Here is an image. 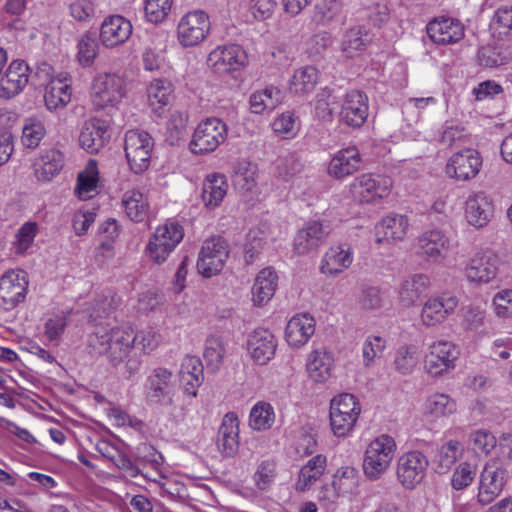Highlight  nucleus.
<instances>
[{
    "label": "nucleus",
    "instance_id": "f257e3e1",
    "mask_svg": "<svg viewBox=\"0 0 512 512\" xmlns=\"http://www.w3.org/2000/svg\"><path fill=\"white\" fill-rule=\"evenodd\" d=\"M158 337L152 330L137 334L109 325L98 326L88 337V353L93 357L105 355L113 365H119L128 358L136 348L144 352L154 350L158 346Z\"/></svg>",
    "mask_w": 512,
    "mask_h": 512
},
{
    "label": "nucleus",
    "instance_id": "f03ea898",
    "mask_svg": "<svg viewBox=\"0 0 512 512\" xmlns=\"http://www.w3.org/2000/svg\"><path fill=\"white\" fill-rule=\"evenodd\" d=\"M396 451L395 440L386 434L375 438L367 447L363 460L364 474L377 480L388 469Z\"/></svg>",
    "mask_w": 512,
    "mask_h": 512
},
{
    "label": "nucleus",
    "instance_id": "7ed1b4c3",
    "mask_svg": "<svg viewBox=\"0 0 512 512\" xmlns=\"http://www.w3.org/2000/svg\"><path fill=\"white\" fill-rule=\"evenodd\" d=\"M154 146L153 138L142 130H129L125 134L124 150L130 169L140 174L148 169Z\"/></svg>",
    "mask_w": 512,
    "mask_h": 512
},
{
    "label": "nucleus",
    "instance_id": "20e7f679",
    "mask_svg": "<svg viewBox=\"0 0 512 512\" xmlns=\"http://www.w3.org/2000/svg\"><path fill=\"white\" fill-rule=\"evenodd\" d=\"M227 126L219 118H207L194 130L189 148L193 154L201 155L214 151L227 138Z\"/></svg>",
    "mask_w": 512,
    "mask_h": 512
},
{
    "label": "nucleus",
    "instance_id": "39448f33",
    "mask_svg": "<svg viewBox=\"0 0 512 512\" xmlns=\"http://www.w3.org/2000/svg\"><path fill=\"white\" fill-rule=\"evenodd\" d=\"M184 237L181 225L169 222L159 226L147 245V255L156 264L163 263Z\"/></svg>",
    "mask_w": 512,
    "mask_h": 512
},
{
    "label": "nucleus",
    "instance_id": "423d86ee",
    "mask_svg": "<svg viewBox=\"0 0 512 512\" xmlns=\"http://www.w3.org/2000/svg\"><path fill=\"white\" fill-rule=\"evenodd\" d=\"M229 253V244L223 237L213 236L205 240L197 261L199 273L206 278L217 275L222 271Z\"/></svg>",
    "mask_w": 512,
    "mask_h": 512
},
{
    "label": "nucleus",
    "instance_id": "0eeeda50",
    "mask_svg": "<svg viewBox=\"0 0 512 512\" xmlns=\"http://www.w3.org/2000/svg\"><path fill=\"white\" fill-rule=\"evenodd\" d=\"M50 72L51 67L48 64H43V67L35 72L34 77L47 81ZM30 77L33 78L30 67L23 60L11 62L0 80L3 94L9 98L19 94L28 84Z\"/></svg>",
    "mask_w": 512,
    "mask_h": 512
},
{
    "label": "nucleus",
    "instance_id": "6e6552de",
    "mask_svg": "<svg viewBox=\"0 0 512 512\" xmlns=\"http://www.w3.org/2000/svg\"><path fill=\"white\" fill-rule=\"evenodd\" d=\"M125 95L124 80L111 73L100 74L92 84L91 98L96 109L114 108Z\"/></svg>",
    "mask_w": 512,
    "mask_h": 512
},
{
    "label": "nucleus",
    "instance_id": "1a4fd4ad",
    "mask_svg": "<svg viewBox=\"0 0 512 512\" xmlns=\"http://www.w3.org/2000/svg\"><path fill=\"white\" fill-rule=\"evenodd\" d=\"M209 30V16L205 11H189L178 23L177 39L183 47H194L204 41Z\"/></svg>",
    "mask_w": 512,
    "mask_h": 512
},
{
    "label": "nucleus",
    "instance_id": "9d476101",
    "mask_svg": "<svg viewBox=\"0 0 512 512\" xmlns=\"http://www.w3.org/2000/svg\"><path fill=\"white\" fill-rule=\"evenodd\" d=\"M174 380L172 371L158 367L153 369L146 381V398L160 406L174 404Z\"/></svg>",
    "mask_w": 512,
    "mask_h": 512
},
{
    "label": "nucleus",
    "instance_id": "9b49d317",
    "mask_svg": "<svg viewBox=\"0 0 512 512\" xmlns=\"http://www.w3.org/2000/svg\"><path fill=\"white\" fill-rule=\"evenodd\" d=\"M427 457L419 451H411L401 455L397 461V478L405 489H414L424 478Z\"/></svg>",
    "mask_w": 512,
    "mask_h": 512
},
{
    "label": "nucleus",
    "instance_id": "f8f14e48",
    "mask_svg": "<svg viewBox=\"0 0 512 512\" xmlns=\"http://www.w3.org/2000/svg\"><path fill=\"white\" fill-rule=\"evenodd\" d=\"M391 185L390 178L367 173L354 179L350 191L356 201L370 203L388 195Z\"/></svg>",
    "mask_w": 512,
    "mask_h": 512
},
{
    "label": "nucleus",
    "instance_id": "ddd939ff",
    "mask_svg": "<svg viewBox=\"0 0 512 512\" xmlns=\"http://www.w3.org/2000/svg\"><path fill=\"white\" fill-rule=\"evenodd\" d=\"M28 280L24 271L11 270L0 278V306L5 310L14 309L26 298Z\"/></svg>",
    "mask_w": 512,
    "mask_h": 512
},
{
    "label": "nucleus",
    "instance_id": "4468645a",
    "mask_svg": "<svg viewBox=\"0 0 512 512\" xmlns=\"http://www.w3.org/2000/svg\"><path fill=\"white\" fill-rule=\"evenodd\" d=\"M429 350L425 358V367L430 374L436 376L454 368V362L459 356V350L455 344L439 340L431 344Z\"/></svg>",
    "mask_w": 512,
    "mask_h": 512
},
{
    "label": "nucleus",
    "instance_id": "2eb2a0df",
    "mask_svg": "<svg viewBox=\"0 0 512 512\" xmlns=\"http://www.w3.org/2000/svg\"><path fill=\"white\" fill-rule=\"evenodd\" d=\"M481 166L482 159L478 151L467 148L450 157L446 172L452 178L466 181L474 178L479 173Z\"/></svg>",
    "mask_w": 512,
    "mask_h": 512
},
{
    "label": "nucleus",
    "instance_id": "dca6fc26",
    "mask_svg": "<svg viewBox=\"0 0 512 512\" xmlns=\"http://www.w3.org/2000/svg\"><path fill=\"white\" fill-rule=\"evenodd\" d=\"M506 471L497 462L487 463L481 472L477 500L482 505L490 504L502 491Z\"/></svg>",
    "mask_w": 512,
    "mask_h": 512
},
{
    "label": "nucleus",
    "instance_id": "f3484780",
    "mask_svg": "<svg viewBox=\"0 0 512 512\" xmlns=\"http://www.w3.org/2000/svg\"><path fill=\"white\" fill-rule=\"evenodd\" d=\"M246 53L238 45L218 46L207 57V64L216 73L224 74L237 70L245 64Z\"/></svg>",
    "mask_w": 512,
    "mask_h": 512
},
{
    "label": "nucleus",
    "instance_id": "a211bd4d",
    "mask_svg": "<svg viewBox=\"0 0 512 512\" xmlns=\"http://www.w3.org/2000/svg\"><path fill=\"white\" fill-rule=\"evenodd\" d=\"M429 38L436 44L448 45L460 41L464 37V27L457 19L436 17L426 27Z\"/></svg>",
    "mask_w": 512,
    "mask_h": 512
},
{
    "label": "nucleus",
    "instance_id": "6ab92c4d",
    "mask_svg": "<svg viewBox=\"0 0 512 512\" xmlns=\"http://www.w3.org/2000/svg\"><path fill=\"white\" fill-rule=\"evenodd\" d=\"M367 101V96L361 91H349L341 106V121L353 128L361 127L368 117Z\"/></svg>",
    "mask_w": 512,
    "mask_h": 512
},
{
    "label": "nucleus",
    "instance_id": "aec40b11",
    "mask_svg": "<svg viewBox=\"0 0 512 512\" xmlns=\"http://www.w3.org/2000/svg\"><path fill=\"white\" fill-rule=\"evenodd\" d=\"M498 274L497 259L486 253H477L464 268L465 278L476 284H487Z\"/></svg>",
    "mask_w": 512,
    "mask_h": 512
},
{
    "label": "nucleus",
    "instance_id": "412c9836",
    "mask_svg": "<svg viewBox=\"0 0 512 512\" xmlns=\"http://www.w3.org/2000/svg\"><path fill=\"white\" fill-rule=\"evenodd\" d=\"M330 233L328 226L318 221H311L300 229L294 238V250L305 255L322 245Z\"/></svg>",
    "mask_w": 512,
    "mask_h": 512
},
{
    "label": "nucleus",
    "instance_id": "4be33fe9",
    "mask_svg": "<svg viewBox=\"0 0 512 512\" xmlns=\"http://www.w3.org/2000/svg\"><path fill=\"white\" fill-rule=\"evenodd\" d=\"M132 33V24L121 15L104 19L100 27V40L106 47H115L126 42Z\"/></svg>",
    "mask_w": 512,
    "mask_h": 512
},
{
    "label": "nucleus",
    "instance_id": "5701e85b",
    "mask_svg": "<svg viewBox=\"0 0 512 512\" xmlns=\"http://www.w3.org/2000/svg\"><path fill=\"white\" fill-rule=\"evenodd\" d=\"M493 203L485 192L470 195L465 203V217L474 227L486 226L493 216Z\"/></svg>",
    "mask_w": 512,
    "mask_h": 512
},
{
    "label": "nucleus",
    "instance_id": "b1692460",
    "mask_svg": "<svg viewBox=\"0 0 512 512\" xmlns=\"http://www.w3.org/2000/svg\"><path fill=\"white\" fill-rule=\"evenodd\" d=\"M217 446L224 457H233L239 449V420L235 413H227L218 430Z\"/></svg>",
    "mask_w": 512,
    "mask_h": 512
},
{
    "label": "nucleus",
    "instance_id": "393cba45",
    "mask_svg": "<svg viewBox=\"0 0 512 512\" xmlns=\"http://www.w3.org/2000/svg\"><path fill=\"white\" fill-rule=\"evenodd\" d=\"M458 305L455 296L443 295L430 298L422 308L421 319L426 326H434L444 321L448 315L454 312Z\"/></svg>",
    "mask_w": 512,
    "mask_h": 512
},
{
    "label": "nucleus",
    "instance_id": "a878e982",
    "mask_svg": "<svg viewBox=\"0 0 512 512\" xmlns=\"http://www.w3.org/2000/svg\"><path fill=\"white\" fill-rule=\"evenodd\" d=\"M314 333V318L309 314H298L288 321L285 337L291 347L300 348L308 342Z\"/></svg>",
    "mask_w": 512,
    "mask_h": 512
},
{
    "label": "nucleus",
    "instance_id": "bb28decb",
    "mask_svg": "<svg viewBox=\"0 0 512 512\" xmlns=\"http://www.w3.org/2000/svg\"><path fill=\"white\" fill-rule=\"evenodd\" d=\"M277 342L268 329H256L248 339V350L259 364H266L275 354Z\"/></svg>",
    "mask_w": 512,
    "mask_h": 512
},
{
    "label": "nucleus",
    "instance_id": "cd10ccee",
    "mask_svg": "<svg viewBox=\"0 0 512 512\" xmlns=\"http://www.w3.org/2000/svg\"><path fill=\"white\" fill-rule=\"evenodd\" d=\"M361 163L360 154L355 147L338 151L328 165V174L335 179H343L356 172Z\"/></svg>",
    "mask_w": 512,
    "mask_h": 512
},
{
    "label": "nucleus",
    "instance_id": "c85d7f7f",
    "mask_svg": "<svg viewBox=\"0 0 512 512\" xmlns=\"http://www.w3.org/2000/svg\"><path fill=\"white\" fill-rule=\"evenodd\" d=\"M48 80L44 94L47 109L53 111L64 108L71 101L72 95L68 76L60 74L58 77Z\"/></svg>",
    "mask_w": 512,
    "mask_h": 512
},
{
    "label": "nucleus",
    "instance_id": "c756f323",
    "mask_svg": "<svg viewBox=\"0 0 512 512\" xmlns=\"http://www.w3.org/2000/svg\"><path fill=\"white\" fill-rule=\"evenodd\" d=\"M278 286L276 271L267 267L262 269L256 276L252 286V301L257 306H263L274 296Z\"/></svg>",
    "mask_w": 512,
    "mask_h": 512
},
{
    "label": "nucleus",
    "instance_id": "7c9ffc66",
    "mask_svg": "<svg viewBox=\"0 0 512 512\" xmlns=\"http://www.w3.org/2000/svg\"><path fill=\"white\" fill-rule=\"evenodd\" d=\"M430 284V279L425 274H414L403 280L399 288L402 306H414L427 293Z\"/></svg>",
    "mask_w": 512,
    "mask_h": 512
},
{
    "label": "nucleus",
    "instance_id": "2f4dec72",
    "mask_svg": "<svg viewBox=\"0 0 512 512\" xmlns=\"http://www.w3.org/2000/svg\"><path fill=\"white\" fill-rule=\"evenodd\" d=\"M327 467V458L322 454H317L310 458L299 470L295 490L297 492H306L320 480Z\"/></svg>",
    "mask_w": 512,
    "mask_h": 512
},
{
    "label": "nucleus",
    "instance_id": "473e14b6",
    "mask_svg": "<svg viewBox=\"0 0 512 512\" xmlns=\"http://www.w3.org/2000/svg\"><path fill=\"white\" fill-rule=\"evenodd\" d=\"M334 363L332 353L321 347L310 352L307 358V371L310 378L318 383L327 381L331 376Z\"/></svg>",
    "mask_w": 512,
    "mask_h": 512
},
{
    "label": "nucleus",
    "instance_id": "72a5a7b5",
    "mask_svg": "<svg viewBox=\"0 0 512 512\" xmlns=\"http://www.w3.org/2000/svg\"><path fill=\"white\" fill-rule=\"evenodd\" d=\"M450 241L440 230H429L418 238L419 254L427 256L433 261H438L449 249Z\"/></svg>",
    "mask_w": 512,
    "mask_h": 512
},
{
    "label": "nucleus",
    "instance_id": "f704fd0d",
    "mask_svg": "<svg viewBox=\"0 0 512 512\" xmlns=\"http://www.w3.org/2000/svg\"><path fill=\"white\" fill-rule=\"evenodd\" d=\"M35 166V176L39 181H51L63 169L64 155L56 148L47 149L41 153Z\"/></svg>",
    "mask_w": 512,
    "mask_h": 512
},
{
    "label": "nucleus",
    "instance_id": "c9c22d12",
    "mask_svg": "<svg viewBox=\"0 0 512 512\" xmlns=\"http://www.w3.org/2000/svg\"><path fill=\"white\" fill-rule=\"evenodd\" d=\"M353 257L349 248L331 247L324 255L320 271L329 276H337L352 264Z\"/></svg>",
    "mask_w": 512,
    "mask_h": 512
},
{
    "label": "nucleus",
    "instance_id": "e433bc0d",
    "mask_svg": "<svg viewBox=\"0 0 512 512\" xmlns=\"http://www.w3.org/2000/svg\"><path fill=\"white\" fill-rule=\"evenodd\" d=\"M122 206L127 217L135 222H144L148 218L149 202L147 196L138 189L127 190L122 196Z\"/></svg>",
    "mask_w": 512,
    "mask_h": 512
},
{
    "label": "nucleus",
    "instance_id": "4c0bfd02",
    "mask_svg": "<svg viewBox=\"0 0 512 512\" xmlns=\"http://www.w3.org/2000/svg\"><path fill=\"white\" fill-rule=\"evenodd\" d=\"M106 134V127L101 120H90L81 129L79 143L89 153H97L104 146Z\"/></svg>",
    "mask_w": 512,
    "mask_h": 512
},
{
    "label": "nucleus",
    "instance_id": "58836bf2",
    "mask_svg": "<svg viewBox=\"0 0 512 512\" xmlns=\"http://www.w3.org/2000/svg\"><path fill=\"white\" fill-rule=\"evenodd\" d=\"M228 184L226 177L222 174H210L204 182L202 188V200L206 207H217L227 193Z\"/></svg>",
    "mask_w": 512,
    "mask_h": 512
},
{
    "label": "nucleus",
    "instance_id": "ea45409f",
    "mask_svg": "<svg viewBox=\"0 0 512 512\" xmlns=\"http://www.w3.org/2000/svg\"><path fill=\"white\" fill-rule=\"evenodd\" d=\"M408 229V220L403 215H389L376 226L378 242L401 240Z\"/></svg>",
    "mask_w": 512,
    "mask_h": 512
},
{
    "label": "nucleus",
    "instance_id": "a19ab883",
    "mask_svg": "<svg viewBox=\"0 0 512 512\" xmlns=\"http://www.w3.org/2000/svg\"><path fill=\"white\" fill-rule=\"evenodd\" d=\"M282 99V92L278 88L274 86L266 87L250 96V110L255 114L272 111L282 102Z\"/></svg>",
    "mask_w": 512,
    "mask_h": 512
},
{
    "label": "nucleus",
    "instance_id": "79ce46f5",
    "mask_svg": "<svg viewBox=\"0 0 512 512\" xmlns=\"http://www.w3.org/2000/svg\"><path fill=\"white\" fill-rule=\"evenodd\" d=\"M370 41L368 30L363 26H355L345 32L341 49L347 57H353L363 51Z\"/></svg>",
    "mask_w": 512,
    "mask_h": 512
},
{
    "label": "nucleus",
    "instance_id": "37998d69",
    "mask_svg": "<svg viewBox=\"0 0 512 512\" xmlns=\"http://www.w3.org/2000/svg\"><path fill=\"white\" fill-rule=\"evenodd\" d=\"M314 20L323 26L343 23V3L341 0H322L316 5Z\"/></svg>",
    "mask_w": 512,
    "mask_h": 512
},
{
    "label": "nucleus",
    "instance_id": "c03bdc74",
    "mask_svg": "<svg viewBox=\"0 0 512 512\" xmlns=\"http://www.w3.org/2000/svg\"><path fill=\"white\" fill-rule=\"evenodd\" d=\"M318 74V70L314 66L297 69L293 74L290 90L300 95L312 92L318 82Z\"/></svg>",
    "mask_w": 512,
    "mask_h": 512
},
{
    "label": "nucleus",
    "instance_id": "a18cd8bd",
    "mask_svg": "<svg viewBox=\"0 0 512 512\" xmlns=\"http://www.w3.org/2000/svg\"><path fill=\"white\" fill-rule=\"evenodd\" d=\"M303 169V163L300 158L293 153L280 156L275 161V175L285 181L300 173Z\"/></svg>",
    "mask_w": 512,
    "mask_h": 512
},
{
    "label": "nucleus",
    "instance_id": "49530a36",
    "mask_svg": "<svg viewBox=\"0 0 512 512\" xmlns=\"http://www.w3.org/2000/svg\"><path fill=\"white\" fill-rule=\"evenodd\" d=\"M172 97L171 84L166 80H155L148 88L150 105L156 111L170 103Z\"/></svg>",
    "mask_w": 512,
    "mask_h": 512
},
{
    "label": "nucleus",
    "instance_id": "de8ad7c7",
    "mask_svg": "<svg viewBox=\"0 0 512 512\" xmlns=\"http://www.w3.org/2000/svg\"><path fill=\"white\" fill-rule=\"evenodd\" d=\"M426 411L435 417L450 415L457 410L456 402L447 394L431 395L425 404Z\"/></svg>",
    "mask_w": 512,
    "mask_h": 512
},
{
    "label": "nucleus",
    "instance_id": "09e8293b",
    "mask_svg": "<svg viewBox=\"0 0 512 512\" xmlns=\"http://www.w3.org/2000/svg\"><path fill=\"white\" fill-rule=\"evenodd\" d=\"M188 116L180 111L171 114L167 122L166 140L170 145H176L187 135Z\"/></svg>",
    "mask_w": 512,
    "mask_h": 512
},
{
    "label": "nucleus",
    "instance_id": "8fccbe9b",
    "mask_svg": "<svg viewBox=\"0 0 512 512\" xmlns=\"http://www.w3.org/2000/svg\"><path fill=\"white\" fill-rule=\"evenodd\" d=\"M46 135L42 121L30 118L26 121L22 131V143L26 148L35 149Z\"/></svg>",
    "mask_w": 512,
    "mask_h": 512
},
{
    "label": "nucleus",
    "instance_id": "3c124183",
    "mask_svg": "<svg viewBox=\"0 0 512 512\" xmlns=\"http://www.w3.org/2000/svg\"><path fill=\"white\" fill-rule=\"evenodd\" d=\"M274 421V412L270 404L258 403L250 412L249 425L254 430H265L271 427Z\"/></svg>",
    "mask_w": 512,
    "mask_h": 512
},
{
    "label": "nucleus",
    "instance_id": "603ef678",
    "mask_svg": "<svg viewBox=\"0 0 512 512\" xmlns=\"http://www.w3.org/2000/svg\"><path fill=\"white\" fill-rule=\"evenodd\" d=\"M463 451L462 445L457 440H449L438 451L437 462L440 472H444L458 460Z\"/></svg>",
    "mask_w": 512,
    "mask_h": 512
},
{
    "label": "nucleus",
    "instance_id": "864d4df0",
    "mask_svg": "<svg viewBox=\"0 0 512 512\" xmlns=\"http://www.w3.org/2000/svg\"><path fill=\"white\" fill-rule=\"evenodd\" d=\"M172 0H145V17L151 23L163 22L171 11Z\"/></svg>",
    "mask_w": 512,
    "mask_h": 512
},
{
    "label": "nucleus",
    "instance_id": "5fc2aeb1",
    "mask_svg": "<svg viewBox=\"0 0 512 512\" xmlns=\"http://www.w3.org/2000/svg\"><path fill=\"white\" fill-rule=\"evenodd\" d=\"M224 353L225 350L220 338L215 336L207 338L203 356L208 367H211L214 371L217 370L222 363Z\"/></svg>",
    "mask_w": 512,
    "mask_h": 512
},
{
    "label": "nucleus",
    "instance_id": "6e6d98bb",
    "mask_svg": "<svg viewBox=\"0 0 512 512\" xmlns=\"http://www.w3.org/2000/svg\"><path fill=\"white\" fill-rule=\"evenodd\" d=\"M98 173L96 171V163L90 161L84 172L78 175L76 192L79 197L85 198L97 187Z\"/></svg>",
    "mask_w": 512,
    "mask_h": 512
},
{
    "label": "nucleus",
    "instance_id": "4d7b16f0",
    "mask_svg": "<svg viewBox=\"0 0 512 512\" xmlns=\"http://www.w3.org/2000/svg\"><path fill=\"white\" fill-rule=\"evenodd\" d=\"M491 29L499 36H507L512 33V6L499 7L490 23Z\"/></svg>",
    "mask_w": 512,
    "mask_h": 512
},
{
    "label": "nucleus",
    "instance_id": "13d9d810",
    "mask_svg": "<svg viewBox=\"0 0 512 512\" xmlns=\"http://www.w3.org/2000/svg\"><path fill=\"white\" fill-rule=\"evenodd\" d=\"M469 141L464 127L446 123L440 134L439 142L446 147L461 146Z\"/></svg>",
    "mask_w": 512,
    "mask_h": 512
},
{
    "label": "nucleus",
    "instance_id": "bf43d9fd",
    "mask_svg": "<svg viewBox=\"0 0 512 512\" xmlns=\"http://www.w3.org/2000/svg\"><path fill=\"white\" fill-rule=\"evenodd\" d=\"M98 42L94 34L87 33L78 41V59L84 66L90 65L98 53Z\"/></svg>",
    "mask_w": 512,
    "mask_h": 512
},
{
    "label": "nucleus",
    "instance_id": "052dcab7",
    "mask_svg": "<svg viewBox=\"0 0 512 512\" xmlns=\"http://www.w3.org/2000/svg\"><path fill=\"white\" fill-rule=\"evenodd\" d=\"M360 411V405L352 394H341L338 397L333 398L331 401L330 415L335 414L337 416L354 412L359 415Z\"/></svg>",
    "mask_w": 512,
    "mask_h": 512
},
{
    "label": "nucleus",
    "instance_id": "680f3d73",
    "mask_svg": "<svg viewBox=\"0 0 512 512\" xmlns=\"http://www.w3.org/2000/svg\"><path fill=\"white\" fill-rule=\"evenodd\" d=\"M276 476V463L272 460H264L254 473V482L258 489L266 490L273 483Z\"/></svg>",
    "mask_w": 512,
    "mask_h": 512
},
{
    "label": "nucleus",
    "instance_id": "e2e57ef3",
    "mask_svg": "<svg viewBox=\"0 0 512 512\" xmlns=\"http://www.w3.org/2000/svg\"><path fill=\"white\" fill-rule=\"evenodd\" d=\"M470 443L475 453L488 455L496 446V438L487 430H478L470 435Z\"/></svg>",
    "mask_w": 512,
    "mask_h": 512
},
{
    "label": "nucleus",
    "instance_id": "0e129e2a",
    "mask_svg": "<svg viewBox=\"0 0 512 512\" xmlns=\"http://www.w3.org/2000/svg\"><path fill=\"white\" fill-rule=\"evenodd\" d=\"M475 476L476 468L469 463H462L452 475V487L455 490H463L473 482Z\"/></svg>",
    "mask_w": 512,
    "mask_h": 512
},
{
    "label": "nucleus",
    "instance_id": "69168bd1",
    "mask_svg": "<svg viewBox=\"0 0 512 512\" xmlns=\"http://www.w3.org/2000/svg\"><path fill=\"white\" fill-rule=\"evenodd\" d=\"M330 415V424L333 433L336 436H345L347 435L354 427L359 415L354 413H346L337 415Z\"/></svg>",
    "mask_w": 512,
    "mask_h": 512
},
{
    "label": "nucleus",
    "instance_id": "338daca9",
    "mask_svg": "<svg viewBox=\"0 0 512 512\" xmlns=\"http://www.w3.org/2000/svg\"><path fill=\"white\" fill-rule=\"evenodd\" d=\"M417 349L415 346L400 347L395 358L397 370L401 373H409L417 363Z\"/></svg>",
    "mask_w": 512,
    "mask_h": 512
},
{
    "label": "nucleus",
    "instance_id": "774afa93",
    "mask_svg": "<svg viewBox=\"0 0 512 512\" xmlns=\"http://www.w3.org/2000/svg\"><path fill=\"white\" fill-rule=\"evenodd\" d=\"M385 348V340L379 336H369L362 349L365 366H369L375 358L380 357Z\"/></svg>",
    "mask_w": 512,
    "mask_h": 512
}]
</instances>
